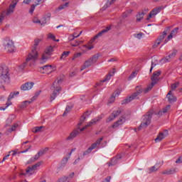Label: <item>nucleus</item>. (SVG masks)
Here are the masks:
<instances>
[{
	"instance_id": "f257e3e1",
	"label": "nucleus",
	"mask_w": 182,
	"mask_h": 182,
	"mask_svg": "<svg viewBox=\"0 0 182 182\" xmlns=\"http://www.w3.org/2000/svg\"><path fill=\"white\" fill-rule=\"evenodd\" d=\"M42 42V38H36L34 40V44H33V49L31 50V52L28 55V57L26 58V62L23 63V68H25L26 65H28L29 66L32 65V63L38 59V51L36 50L38 46L39 43Z\"/></svg>"
},
{
	"instance_id": "f03ea898",
	"label": "nucleus",
	"mask_w": 182,
	"mask_h": 182,
	"mask_svg": "<svg viewBox=\"0 0 182 182\" xmlns=\"http://www.w3.org/2000/svg\"><path fill=\"white\" fill-rule=\"evenodd\" d=\"M60 83H62V80H57L53 84V87H51V90L53 93L50 95V101L53 102L60 95V92L62 91V87H60Z\"/></svg>"
},
{
	"instance_id": "7ed1b4c3",
	"label": "nucleus",
	"mask_w": 182,
	"mask_h": 182,
	"mask_svg": "<svg viewBox=\"0 0 182 182\" xmlns=\"http://www.w3.org/2000/svg\"><path fill=\"white\" fill-rule=\"evenodd\" d=\"M161 75V70H158L157 71L154 72L151 77V83L147 86V87L144 90V93H147L149 90H151L154 87V85H157L159 83V76Z\"/></svg>"
},
{
	"instance_id": "20e7f679",
	"label": "nucleus",
	"mask_w": 182,
	"mask_h": 182,
	"mask_svg": "<svg viewBox=\"0 0 182 182\" xmlns=\"http://www.w3.org/2000/svg\"><path fill=\"white\" fill-rule=\"evenodd\" d=\"M153 117V112H148L146 114L143 116V122L138 127V130H141V129H146V127L150 126L151 123V118Z\"/></svg>"
},
{
	"instance_id": "39448f33",
	"label": "nucleus",
	"mask_w": 182,
	"mask_h": 182,
	"mask_svg": "<svg viewBox=\"0 0 182 182\" xmlns=\"http://www.w3.org/2000/svg\"><path fill=\"white\" fill-rule=\"evenodd\" d=\"M99 56H100V55L96 54V55H92L88 60H87L84 63L82 66L81 67L80 72L85 70V69H87V68H90V66H92V65H95V63H96V62H97V60L99 59Z\"/></svg>"
},
{
	"instance_id": "423d86ee",
	"label": "nucleus",
	"mask_w": 182,
	"mask_h": 182,
	"mask_svg": "<svg viewBox=\"0 0 182 182\" xmlns=\"http://www.w3.org/2000/svg\"><path fill=\"white\" fill-rule=\"evenodd\" d=\"M41 162H37L36 164L32 166H29L27 169H26V173H21V176H33V174H36V170L38 167H41Z\"/></svg>"
},
{
	"instance_id": "0eeeda50",
	"label": "nucleus",
	"mask_w": 182,
	"mask_h": 182,
	"mask_svg": "<svg viewBox=\"0 0 182 182\" xmlns=\"http://www.w3.org/2000/svg\"><path fill=\"white\" fill-rule=\"evenodd\" d=\"M4 47L5 50L9 52V53H14L15 52V44L13 41L11 40H7L4 41Z\"/></svg>"
},
{
	"instance_id": "6e6552de",
	"label": "nucleus",
	"mask_w": 182,
	"mask_h": 182,
	"mask_svg": "<svg viewBox=\"0 0 182 182\" xmlns=\"http://www.w3.org/2000/svg\"><path fill=\"white\" fill-rule=\"evenodd\" d=\"M0 79L6 83H9L11 77H9V70L6 68L0 69Z\"/></svg>"
},
{
	"instance_id": "1a4fd4ad",
	"label": "nucleus",
	"mask_w": 182,
	"mask_h": 182,
	"mask_svg": "<svg viewBox=\"0 0 182 182\" xmlns=\"http://www.w3.org/2000/svg\"><path fill=\"white\" fill-rule=\"evenodd\" d=\"M52 52H53V47L48 46L46 49L44 53L43 54V55L41 57V63H45L46 62V60H48V59H49V58H50V55H52Z\"/></svg>"
},
{
	"instance_id": "9d476101",
	"label": "nucleus",
	"mask_w": 182,
	"mask_h": 182,
	"mask_svg": "<svg viewBox=\"0 0 182 182\" xmlns=\"http://www.w3.org/2000/svg\"><path fill=\"white\" fill-rule=\"evenodd\" d=\"M141 93V91L140 92H136L131 96L125 98L122 101V105H127V103H130V102H132V100H134L135 99H137V97Z\"/></svg>"
},
{
	"instance_id": "9b49d317",
	"label": "nucleus",
	"mask_w": 182,
	"mask_h": 182,
	"mask_svg": "<svg viewBox=\"0 0 182 182\" xmlns=\"http://www.w3.org/2000/svg\"><path fill=\"white\" fill-rule=\"evenodd\" d=\"M122 114V108H118L117 110L113 111L112 114L107 119V123H110V122H113L116 117L120 116Z\"/></svg>"
},
{
	"instance_id": "f8f14e48",
	"label": "nucleus",
	"mask_w": 182,
	"mask_h": 182,
	"mask_svg": "<svg viewBox=\"0 0 182 182\" xmlns=\"http://www.w3.org/2000/svg\"><path fill=\"white\" fill-rule=\"evenodd\" d=\"M40 94L41 91H39L37 95H34L30 101L26 100L23 102L19 106L20 109H25V107H28V105H31V103H32V102H33L34 100H36V97H38Z\"/></svg>"
},
{
	"instance_id": "ddd939ff",
	"label": "nucleus",
	"mask_w": 182,
	"mask_h": 182,
	"mask_svg": "<svg viewBox=\"0 0 182 182\" xmlns=\"http://www.w3.org/2000/svg\"><path fill=\"white\" fill-rule=\"evenodd\" d=\"M94 146H90L85 151L82 153V155H80V157H78L75 161L74 164H77L80 160H83L84 156H87V154H90L92 153V150H94Z\"/></svg>"
},
{
	"instance_id": "4468645a",
	"label": "nucleus",
	"mask_w": 182,
	"mask_h": 182,
	"mask_svg": "<svg viewBox=\"0 0 182 182\" xmlns=\"http://www.w3.org/2000/svg\"><path fill=\"white\" fill-rule=\"evenodd\" d=\"M102 119H103V115H100V116L97 117L96 118H95L92 120H91L88 123V124H87L85 127L81 128L80 129V132H83V130H85V129H87V127H90V126L92 124H95V123H97V122H100V120H102Z\"/></svg>"
},
{
	"instance_id": "2eb2a0df",
	"label": "nucleus",
	"mask_w": 182,
	"mask_h": 182,
	"mask_svg": "<svg viewBox=\"0 0 182 182\" xmlns=\"http://www.w3.org/2000/svg\"><path fill=\"white\" fill-rule=\"evenodd\" d=\"M161 12V7L159 6L155 9H154L150 13L148 17L146 18V21H150V18H153L154 16H156L158 14H160Z\"/></svg>"
},
{
	"instance_id": "dca6fc26",
	"label": "nucleus",
	"mask_w": 182,
	"mask_h": 182,
	"mask_svg": "<svg viewBox=\"0 0 182 182\" xmlns=\"http://www.w3.org/2000/svg\"><path fill=\"white\" fill-rule=\"evenodd\" d=\"M168 136V131L164 130L162 132H160L157 137L155 139V143H159L163 140V139H166Z\"/></svg>"
},
{
	"instance_id": "f3484780",
	"label": "nucleus",
	"mask_w": 182,
	"mask_h": 182,
	"mask_svg": "<svg viewBox=\"0 0 182 182\" xmlns=\"http://www.w3.org/2000/svg\"><path fill=\"white\" fill-rule=\"evenodd\" d=\"M114 73H116L115 71L109 72L104 79H102L100 82L96 84L97 86H101L102 83H105V82H109V80L112 79V76L114 75Z\"/></svg>"
},
{
	"instance_id": "a211bd4d",
	"label": "nucleus",
	"mask_w": 182,
	"mask_h": 182,
	"mask_svg": "<svg viewBox=\"0 0 182 182\" xmlns=\"http://www.w3.org/2000/svg\"><path fill=\"white\" fill-rule=\"evenodd\" d=\"M33 82H26L21 86L20 89L24 92L26 90H31V89L33 87Z\"/></svg>"
},
{
	"instance_id": "6ab92c4d",
	"label": "nucleus",
	"mask_w": 182,
	"mask_h": 182,
	"mask_svg": "<svg viewBox=\"0 0 182 182\" xmlns=\"http://www.w3.org/2000/svg\"><path fill=\"white\" fill-rule=\"evenodd\" d=\"M126 122V118L124 117H121L118 121L114 123L112 125V129H117L119 126H122V124Z\"/></svg>"
},
{
	"instance_id": "aec40b11",
	"label": "nucleus",
	"mask_w": 182,
	"mask_h": 182,
	"mask_svg": "<svg viewBox=\"0 0 182 182\" xmlns=\"http://www.w3.org/2000/svg\"><path fill=\"white\" fill-rule=\"evenodd\" d=\"M110 29H112V27L110 26L106 27L105 29L101 31L95 36H94V38L91 40L92 42H94L95 39H97V38L102 36V35H103V33H106L109 32V31H110Z\"/></svg>"
},
{
	"instance_id": "412c9836",
	"label": "nucleus",
	"mask_w": 182,
	"mask_h": 182,
	"mask_svg": "<svg viewBox=\"0 0 182 182\" xmlns=\"http://www.w3.org/2000/svg\"><path fill=\"white\" fill-rule=\"evenodd\" d=\"M166 97L169 103H174L175 102H177V97L174 96L171 93V91L168 92V93L166 95Z\"/></svg>"
},
{
	"instance_id": "4be33fe9",
	"label": "nucleus",
	"mask_w": 182,
	"mask_h": 182,
	"mask_svg": "<svg viewBox=\"0 0 182 182\" xmlns=\"http://www.w3.org/2000/svg\"><path fill=\"white\" fill-rule=\"evenodd\" d=\"M15 8H16V5H14V4H10L7 11H5V15H6V16H8L11 15V14H14V12H15Z\"/></svg>"
},
{
	"instance_id": "5701e85b",
	"label": "nucleus",
	"mask_w": 182,
	"mask_h": 182,
	"mask_svg": "<svg viewBox=\"0 0 182 182\" xmlns=\"http://www.w3.org/2000/svg\"><path fill=\"white\" fill-rule=\"evenodd\" d=\"M79 130L75 129L74 131H73L70 134V136H68L67 140H73V139H75V137H76V136L79 135Z\"/></svg>"
},
{
	"instance_id": "b1692460",
	"label": "nucleus",
	"mask_w": 182,
	"mask_h": 182,
	"mask_svg": "<svg viewBox=\"0 0 182 182\" xmlns=\"http://www.w3.org/2000/svg\"><path fill=\"white\" fill-rule=\"evenodd\" d=\"M122 159V156H117L114 157L111 159V163H109L108 166H115V164H117L119 163V160Z\"/></svg>"
},
{
	"instance_id": "393cba45",
	"label": "nucleus",
	"mask_w": 182,
	"mask_h": 182,
	"mask_svg": "<svg viewBox=\"0 0 182 182\" xmlns=\"http://www.w3.org/2000/svg\"><path fill=\"white\" fill-rule=\"evenodd\" d=\"M120 95V91H117V93H114L112 95V96L110 97L108 103H114V100H116V97H117V96H119Z\"/></svg>"
},
{
	"instance_id": "a878e982",
	"label": "nucleus",
	"mask_w": 182,
	"mask_h": 182,
	"mask_svg": "<svg viewBox=\"0 0 182 182\" xmlns=\"http://www.w3.org/2000/svg\"><path fill=\"white\" fill-rule=\"evenodd\" d=\"M168 29H170V27H168L167 30L164 31L163 33L161 36H159L156 40H158L159 42H163V41H164V38H166V36L167 35V31H168Z\"/></svg>"
},
{
	"instance_id": "bb28decb",
	"label": "nucleus",
	"mask_w": 182,
	"mask_h": 182,
	"mask_svg": "<svg viewBox=\"0 0 182 182\" xmlns=\"http://www.w3.org/2000/svg\"><path fill=\"white\" fill-rule=\"evenodd\" d=\"M171 106L170 105H167L166 107L163 108L162 110L159 111L157 114L159 116H161V114H164V113H167V112H168V110H170L171 109Z\"/></svg>"
},
{
	"instance_id": "cd10ccee",
	"label": "nucleus",
	"mask_w": 182,
	"mask_h": 182,
	"mask_svg": "<svg viewBox=\"0 0 182 182\" xmlns=\"http://www.w3.org/2000/svg\"><path fill=\"white\" fill-rule=\"evenodd\" d=\"M177 33H178V28H175L168 36V39H173V36H177Z\"/></svg>"
},
{
	"instance_id": "c85d7f7f",
	"label": "nucleus",
	"mask_w": 182,
	"mask_h": 182,
	"mask_svg": "<svg viewBox=\"0 0 182 182\" xmlns=\"http://www.w3.org/2000/svg\"><path fill=\"white\" fill-rule=\"evenodd\" d=\"M43 70H45L46 73H50L52 72V65H46L41 68Z\"/></svg>"
},
{
	"instance_id": "c756f323",
	"label": "nucleus",
	"mask_w": 182,
	"mask_h": 182,
	"mask_svg": "<svg viewBox=\"0 0 182 182\" xmlns=\"http://www.w3.org/2000/svg\"><path fill=\"white\" fill-rule=\"evenodd\" d=\"M43 151H38V154L34 156V157L31 159V161H36V160H38L39 157H41V156H43Z\"/></svg>"
},
{
	"instance_id": "7c9ffc66",
	"label": "nucleus",
	"mask_w": 182,
	"mask_h": 182,
	"mask_svg": "<svg viewBox=\"0 0 182 182\" xmlns=\"http://www.w3.org/2000/svg\"><path fill=\"white\" fill-rule=\"evenodd\" d=\"M144 15H146L144 12L139 13L136 15V22H140L141 19H143V18L144 17Z\"/></svg>"
},
{
	"instance_id": "2f4dec72",
	"label": "nucleus",
	"mask_w": 182,
	"mask_h": 182,
	"mask_svg": "<svg viewBox=\"0 0 182 182\" xmlns=\"http://www.w3.org/2000/svg\"><path fill=\"white\" fill-rule=\"evenodd\" d=\"M176 173V169L173 168H171L170 169H168L166 171H164L163 172V174H168V175H170V174H174Z\"/></svg>"
},
{
	"instance_id": "473e14b6",
	"label": "nucleus",
	"mask_w": 182,
	"mask_h": 182,
	"mask_svg": "<svg viewBox=\"0 0 182 182\" xmlns=\"http://www.w3.org/2000/svg\"><path fill=\"white\" fill-rule=\"evenodd\" d=\"M102 140H103V137L100 138L99 139H97V140L96 141L95 143H94V144H92L91 145V147H93V146H94L93 149H96V147H97V146L102 143Z\"/></svg>"
},
{
	"instance_id": "72a5a7b5",
	"label": "nucleus",
	"mask_w": 182,
	"mask_h": 182,
	"mask_svg": "<svg viewBox=\"0 0 182 182\" xmlns=\"http://www.w3.org/2000/svg\"><path fill=\"white\" fill-rule=\"evenodd\" d=\"M19 95V92H11L9 97H8V102L10 100H12L15 96H18Z\"/></svg>"
},
{
	"instance_id": "f704fd0d",
	"label": "nucleus",
	"mask_w": 182,
	"mask_h": 182,
	"mask_svg": "<svg viewBox=\"0 0 182 182\" xmlns=\"http://www.w3.org/2000/svg\"><path fill=\"white\" fill-rule=\"evenodd\" d=\"M70 54V51H64L63 52L60 59H66V58H68V56H69Z\"/></svg>"
},
{
	"instance_id": "c9c22d12",
	"label": "nucleus",
	"mask_w": 182,
	"mask_h": 182,
	"mask_svg": "<svg viewBox=\"0 0 182 182\" xmlns=\"http://www.w3.org/2000/svg\"><path fill=\"white\" fill-rule=\"evenodd\" d=\"M18 127V124H14L11 128L8 129L7 132H9V133H12V132H15V130H16Z\"/></svg>"
},
{
	"instance_id": "e433bc0d",
	"label": "nucleus",
	"mask_w": 182,
	"mask_h": 182,
	"mask_svg": "<svg viewBox=\"0 0 182 182\" xmlns=\"http://www.w3.org/2000/svg\"><path fill=\"white\" fill-rule=\"evenodd\" d=\"M69 6V3L66 2L65 4L60 5L57 11H62V9H65V8H68Z\"/></svg>"
},
{
	"instance_id": "4c0bfd02",
	"label": "nucleus",
	"mask_w": 182,
	"mask_h": 182,
	"mask_svg": "<svg viewBox=\"0 0 182 182\" xmlns=\"http://www.w3.org/2000/svg\"><path fill=\"white\" fill-rule=\"evenodd\" d=\"M81 43H82V41H80L79 40H76L75 41V43L74 42H71L70 45H71V46L76 47V46H79V45H81Z\"/></svg>"
},
{
	"instance_id": "58836bf2",
	"label": "nucleus",
	"mask_w": 182,
	"mask_h": 182,
	"mask_svg": "<svg viewBox=\"0 0 182 182\" xmlns=\"http://www.w3.org/2000/svg\"><path fill=\"white\" fill-rule=\"evenodd\" d=\"M38 5H39V4H32L31 6V9L29 10V14H33L34 11H35V8H36V6H38Z\"/></svg>"
},
{
	"instance_id": "ea45409f",
	"label": "nucleus",
	"mask_w": 182,
	"mask_h": 182,
	"mask_svg": "<svg viewBox=\"0 0 182 182\" xmlns=\"http://www.w3.org/2000/svg\"><path fill=\"white\" fill-rule=\"evenodd\" d=\"M86 120V113L84 114L82 117L81 119H80V122H78V126H82L83 122Z\"/></svg>"
},
{
	"instance_id": "a19ab883",
	"label": "nucleus",
	"mask_w": 182,
	"mask_h": 182,
	"mask_svg": "<svg viewBox=\"0 0 182 182\" xmlns=\"http://www.w3.org/2000/svg\"><path fill=\"white\" fill-rule=\"evenodd\" d=\"M178 87V82H176L171 85V91L170 92H174Z\"/></svg>"
},
{
	"instance_id": "79ce46f5",
	"label": "nucleus",
	"mask_w": 182,
	"mask_h": 182,
	"mask_svg": "<svg viewBox=\"0 0 182 182\" xmlns=\"http://www.w3.org/2000/svg\"><path fill=\"white\" fill-rule=\"evenodd\" d=\"M170 59H171V57L169 55H168V56L162 58L161 60V63H167V62L170 61Z\"/></svg>"
},
{
	"instance_id": "37998d69",
	"label": "nucleus",
	"mask_w": 182,
	"mask_h": 182,
	"mask_svg": "<svg viewBox=\"0 0 182 182\" xmlns=\"http://www.w3.org/2000/svg\"><path fill=\"white\" fill-rule=\"evenodd\" d=\"M4 19H5V11H3L0 14V25H2Z\"/></svg>"
},
{
	"instance_id": "c03bdc74",
	"label": "nucleus",
	"mask_w": 182,
	"mask_h": 182,
	"mask_svg": "<svg viewBox=\"0 0 182 182\" xmlns=\"http://www.w3.org/2000/svg\"><path fill=\"white\" fill-rule=\"evenodd\" d=\"M43 129V126L41 127H36L34 128V130H33V133H39Z\"/></svg>"
},
{
	"instance_id": "a18cd8bd",
	"label": "nucleus",
	"mask_w": 182,
	"mask_h": 182,
	"mask_svg": "<svg viewBox=\"0 0 182 182\" xmlns=\"http://www.w3.org/2000/svg\"><path fill=\"white\" fill-rule=\"evenodd\" d=\"M70 110H72V107L67 106L65 108V111L63 114V116H66V114H68L70 112Z\"/></svg>"
},
{
	"instance_id": "49530a36",
	"label": "nucleus",
	"mask_w": 182,
	"mask_h": 182,
	"mask_svg": "<svg viewBox=\"0 0 182 182\" xmlns=\"http://www.w3.org/2000/svg\"><path fill=\"white\" fill-rule=\"evenodd\" d=\"M68 179H69V176H63V177L60 178V179H58V181L66 182V181H68Z\"/></svg>"
},
{
	"instance_id": "de8ad7c7",
	"label": "nucleus",
	"mask_w": 182,
	"mask_h": 182,
	"mask_svg": "<svg viewBox=\"0 0 182 182\" xmlns=\"http://www.w3.org/2000/svg\"><path fill=\"white\" fill-rule=\"evenodd\" d=\"M160 43H161V41H159V40H156L154 43V44L153 45V48L154 49H156V48H158L159 46L160 45Z\"/></svg>"
},
{
	"instance_id": "09e8293b",
	"label": "nucleus",
	"mask_w": 182,
	"mask_h": 182,
	"mask_svg": "<svg viewBox=\"0 0 182 182\" xmlns=\"http://www.w3.org/2000/svg\"><path fill=\"white\" fill-rule=\"evenodd\" d=\"M6 105V107L4 108V107H1L0 110H6L7 109V107H9V106H11V105H12V102H9Z\"/></svg>"
},
{
	"instance_id": "8fccbe9b",
	"label": "nucleus",
	"mask_w": 182,
	"mask_h": 182,
	"mask_svg": "<svg viewBox=\"0 0 182 182\" xmlns=\"http://www.w3.org/2000/svg\"><path fill=\"white\" fill-rule=\"evenodd\" d=\"M48 39H52V41H56V36L52 33L48 34Z\"/></svg>"
},
{
	"instance_id": "3c124183",
	"label": "nucleus",
	"mask_w": 182,
	"mask_h": 182,
	"mask_svg": "<svg viewBox=\"0 0 182 182\" xmlns=\"http://www.w3.org/2000/svg\"><path fill=\"white\" fill-rule=\"evenodd\" d=\"M136 72H132V74L129 77V80H132V79H134L136 77Z\"/></svg>"
},
{
	"instance_id": "603ef678",
	"label": "nucleus",
	"mask_w": 182,
	"mask_h": 182,
	"mask_svg": "<svg viewBox=\"0 0 182 182\" xmlns=\"http://www.w3.org/2000/svg\"><path fill=\"white\" fill-rule=\"evenodd\" d=\"M159 170V168H156V166H154L149 168L150 173H153L154 171H157Z\"/></svg>"
},
{
	"instance_id": "864d4df0",
	"label": "nucleus",
	"mask_w": 182,
	"mask_h": 182,
	"mask_svg": "<svg viewBox=\"0 0 182 182\" xmlns=\"http://www.w3.org/2000/svg\"><path fill=\"white\" fill-rule=\"evenodd\" d=\"M176 55H177V50H173L171 54L168 55L170 56L171 59L176 57Z\"/></svg>"
},
{
	"instance_id": "5fc2aeb1",
	"label": "nucleus",
	"mask_w": 182,
	"mask_h": 182,
	"mask_svg": "<svg viewBox=\"0 0 182 182\" xmlns=\"http://www.w3.org/2000/svg\"><path fill=\"white\" fill-rule=\"evenodd\" d=\"M132 12H133L132 10H129L128 11H127V13H124L123 18H127L129 16L128 14H132Z\"/></svg>"
},
{
	"instance_id": "6e6d98bb",
	"label": "nucleus",
	"mask_w": 182,
	"mask_h": 182,
	"mask_svg": "<svg viewBox=\"0 0 182 182\" xmlns=\"http://www.w3.org/2000/svg\"><path fill=\"white\" fill-rule=\"evenodd\" d=\"M33 23H41V25H43V23H41V20L38 19L37 18H34L33 19Z\"/></svg>"
},
{
	"instance_id": "4d7b16f0",
	"label": "nucleus",
	"mask_w": 182,
	"mask_h": 182,
	"mask_svg": "<svg viewBox=\"0 0 182 182\" xmlns=\"http://www.w3.org/2000/svg\"><path fill=\"white\" fill-rule=\"evenodd\" d=\"M9 156H11V151L9 152V154L5 156L4 158H3V160L1 161V163H4V161H5V160H8V157H9Z\"/></svg>"
},
{
	"instance_id": "13d9d810",
	"label": "nucleus",
	"mask_w": 182,
	"mask_h": 182,
	"mask_svg": "<svg viewBox=\"0 0 182 182\" xmlns=\"http://www.w3.org/2000/svg\"><path fill=\"white\" fill-rule=\"evenodd\" d=\"M32 2V0H23V4H24L25 5H29V4H31Z\"/></svg>"
},
{
	"instance_id": "bf43d9fd",
	"label": "nucleus",
	"mask_w": 182,
	"mask_h": 182,
	"mask_svg": "<svg viewBox=\"0 0 182 182\" xmlns=\"http://www.w3.org/2000/svg\"><path fill=\"white\" fill-rule=\"evenodd\" d=\"M46 0H36V4H38V5H41V4H44V2H46Z\"/></svg>"
},
{
	"instance_id": "052dcab7",
	"label": "nucleus",
	"mask_w": 182,
	"mask_h": 182,
	"mask_svg": "<svg viewBox=\"0 0 182 182\" xmlns=\"http://www.w3.org/2000/svg\"><path fill=\"white\" fill-rule=\"evenodd\" d=\"M82 32H83V31H80L78 35L74 36V38H70V41H74V39H75V38H79V36H80L82 35Z\"/></svg>"
},
{
	"instance_id": "680f3d73",
	"label": "nucleus",
	"mask_w": 182,
	"mask_h": 182,
	"mask_svg": "<svg viewBox=\"0 0 182 182\" xmlns=\"http://www.w3.org/2000/svg\"><path fill=\"white\" fill-rule=\"evenodd\" d=\"M142 36H143V33H138L135 35V37H136L137 39H141Z\"/></svg>"
},
{
	"instance_id": "e2e57ef3",
	"label": "nucleus",
	"mask_w": 182,
	"mask_h": 182,
	"mask_svg": "<svg viewBox=\"0 0 182 182\" xmlns=\"http://www.w3.org/2000/svg\"><path fill=\"white\" fill-rule=\"evenodd\" d=\"M85 47L86 48V49H87V50H92V49H93V48H95L93 46H85Z\"/></svg>"
},
{
	"instance_id": "0e129e2a",
	"label": "nucleus",
	"mask_w": 182,
	"mask_h": 182,
	"mask_svg": "<svg viewBox=\"0 0 182 182\" xmlns=\"http://www.w3.org/2000/svg\"><path fill=\"white\" fill-rule=\"evenodd\" d=\"M111 178L110 176H107L102 182H110Z\"/></svg>"
},
{
	"instance_id": "69168bd1",
	"label": "nucleus",
	"mask_w": 182,
	"mask_h": 182,
	"mask_svg": "<svg viewBox=\"0 0 182 182\" xmlns=\"http://www.w3.org/2000/svg\"><path fill=\"white\" fill-rule=\"evenodd\" d=\"M176 163L177 164H180V163H182V158L181 156H180L176 161Z\"/></svg>"
},
{
	"instance_id": "338daca9",
	"label": "nucleus",
	"mask_w": 182,
	"mask_h": 182,
	"mask_svg": "<svg viewBox=\"0 0 182 182\" xmlns=\"http://www.w3.org/2000/svg\"><path fill=\"white\" fill-rule=\"evenodd\" d=\"M68 161H69V158H64L63 159V164H66V163H68Z\"/></svg>"
},
{
	"instance_id": "774afa93",
	"label": "nucleus",
	"mask_w": 182,
	"mask_h": 182,
	"mask_svg": "<svg viewBox=\"0 0 182 182\" xmlns=\"http://www.w3.org/2000/svg\"><path fill=\"white\" fill-rule=\"evenodd\" d=\"M18 2H19V0H12L11 3L14 5H18Z\"/></svg>"
}]
</instances>
